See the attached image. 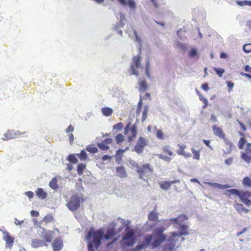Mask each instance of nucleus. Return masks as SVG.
<instances>
[{
  "label": "nucleus",
  "instance_id": "nucleus-1",
  "mask_svg": "<svg viewBox=\"0 0 251 251\" xmlns=\"http://www.w3.org/2000/svg\"><path fill=\"white\" fill-rule=\"evenodd\" d=\"M103 235V230L102 229L97 230L93 228L90 229L86 236V240L88 242V251H95L94 247L98 248L99 247Z\"/></svg>",
  "mask_w": 251,
  "mask_h": 251
},
{
  "label": "nucleus",
  "instance_id": "nucleus-2",
  "mask_svg": "<svg viewBox=\"0 0 251 251\" xmlns=\"http://www.w3.org/2000/svg\"><path fill=\"white\" fill-rule=\"evenodd\" d=\"M239 134L242 137L240 138L238 142V147L240 150L243 149L245 145L246 147L244 151L241 152V158L247 163L251 162V144L247 143V140L245 137L244 134L242 132H239Z\"/></svg>",
  "mask_w": 251,
  "mask_h": 251
},
{
  "label": "nucleus",
  "instance_id": "nucleus-3",
  "mask_svg": "<svg viewBox=\"0 0 251 251\" xmlns=\"http://www.w3.org/2000/svg\"><path fill=\"white\" fill-rule=\"evenodd\" d=\"M226 194L228 196L231 195L239 196L240 201L247 206L251 205V192L248 191H239L235 189H230L226 191Z\"/></svg>",
  "mask_w": 251,
  "mask_h": 251
},
{
  "label": "nucleus",
  "instance_id": "nucleus-4",
  "mask_svg": "<svg viewBox=\"0 0 251 251\" xmlns=\"http://www.w3.org/2000/svg\"><path fill=\"white\" fill-rule=\"evenodd\" d=\"M164 229L162 227L156 229L151 235L153 241L151 245L152 248H156L161 245L166 240V235L163 233Z\"/></svg>",
  "mask_w": 251,
  "mask_h": 251
},
{
  "label": "nucleus",
  "instance_id": "nucleus-5",
  "mask_svg": "<svg viewBox=\"0 0 251 251\" xmlns=\"http://www.w3.org/2000/svg\"><path fill=\"white\" fill-rule=\"evenodd\" d=\"M179 239H180V243L184 240V238L180 236L178 233L176 232H171L169 237L167 240V243L164 246L165 249L170 251L174 250Z\"/></svg>",
  "mask_w": 251,
  "mask_h": 251
},
{
  "label": "nucleus",
  "instance_id": "nucleus-6",
  "mask_svg": "<svg viewBox=\"0 0 251 251\" xmlns=\"http://www.w3.org/2000/svg\"><path fill=\"white\" fill-rule=\"evenodd\" d=\"M124 244L126 246H132L135 243V232L132 229H128L123 238Z\"/></svg>",
  "mask_w": 251,
  "mask_h": 251
},
{
  "label": "nucleus",
  "instance_id": "nucleus-7",
  "mask_svg": "<svg viewBox=\"0 0 251 251\" xmlns=\"http://www.w3.org/2000/svg\"><path fill=\"white\" fill-rule=\"evenodd\" d=\"M136 168L140 178L148 176L149 174L151 173L153 171V169L150 164H143L141 166L137 165Z\"/></svg>",
  "mask_w": 251,
  "mask_h": 251
},
{
  "label": "nucleus",
  "instance_id": "nucleus-8",
  "mask_svg": "<svg viewBox=\"0 0 251 251\" xmlns=\"http://www.w3.org/2000/svg\"><path fill=\"white\" fill-rule=\"evenodd\" d=\"M82 199L77 195H73L67 204V206L71 211H74L78 209L80 205Z\"/></svg>",
  "mask_w": 251,
  "mask_h": 251
},
{
  "label": "nucleus",
  "instance_id": "nucleus-9",
  "mask_svg": "<svg viewBox=\"0 0 251 251\" xmlns=\"http://www.w3.org/2000/svg\"><path fill=\"white\" fill-rule=\"evenodd\" d=\"M131 126V123L128 122L125 128V134H126L128 130L131 132V135H129L127 137V140L129 142H131L133 141L134 139L136 137L137 131V126L136 124H134Z\"/></svg>",
  "mask_w": 251,
  "mask_h": 251
},
{
  "label": "nucleus",
  "instance_id": "nucleus-10",
  "mask_svg": "<svg viewBox=\"0 0 251 251\" xmlns=\"http://www.w3.org/2000/svg\"><path fill=\"white\" fill-rule=\"evenodd\" d=\"M141 59L140 55L135 56L132 58V62L130 66L131 74L138 76L139 73L137 69L141 66Z\"/></svg>",
  "mask_w": 251,
  "mask_h": 251
},
{
  "label": "nucleus",
  "instance_id": "nucleus-11",
  "mask_svg": "<svg viewBox=\"0 0 251 251\" xmlns=\"http://www.w3.org/2000/svg\"><path fill=\"white\" fill-rule=\"evenodd\" d=\"M148 143V140L147 139L140 137L134 146V151L138 154L142 153Z\"/></svg>",
  "mask_w": 251,
  "mask_h": 251
},
{
  "label": "nucleus",
  "instance_id": "nucleus-12",
  "mask_svg": "<svg viewBox=\"0 0 251 251\" xmlns=\"http://www.w3.org/2000/svg\"><path fill=\"white\" fill-rule=\"evenodd\" d=\"M116 231L114 228L109 229L106 230L105 234L103 233L102 238L103 237L105 240H108L110 239H113V241L111 243L107 244V246H111L117 240V238H114V237L116 235Z\"/></svg>",
  "mask_w": 251,
  "mask_h": 251
},
{
  "label": "nucleus",
  "instance_id": "nucleus-13",
  "mask_svg": "<svg viewBox=\"0 0 251 251\" xmlns=\"http://www.w3.org/2000/svg\"><path fill=\"white\" fill-rule=\"evenodd\" d=\"M152 240V235H146L144 238L145 243L137 245L135 248L132 249L131 251H139L141 250L146 249L149 245L151 244Z\"/></svg>",
  "mask_w": 251,
  "mask_h": 251
},
{
  "label": "nucleus",
  "instance_id": "nucleus-14",
  "mask_svg": "<svg viewBox=\"0 0 251 251\" xmlns=\"http://www.w3.org/2000/svg\"><path fill=\"white\" fill-rule=\"evenodd\" d=\"M3 240L5 241V247L11 249L14 244V238L6 231L4 232Z\"/></svg>",
  "mask_w": 251,
  "mask_h": 251
},
{
  "label": "nucleus",
  "instance_id": "nucleus-15",
  "mask_svg": "<svg viewBox=\"0 0 251 251\" xmlns=\"http://www.w3.org/2000/svg\"><path fill=\"white\" fill-rule=\"evenodd\" d=\"M43 232L42 233L41 237L44 239L46 242L50 243L51 242L54 232L52 230H46L43 228Z\"/></svg>",
  "mask_w": 251,
  "mask_h": 251
},
{
  "label": "nucleus",
  "instance_id": "nucleus-16",
  "mask_svg": "<svg viewBox=\"0 0 251 251\" xmlns=\"http://www.w3.org/2000/svg\"><path fill=\"white\" fill-rule=\"evenodd\" d=\"M148 220L150 222H153L154 224H153L151 226V227H154L156 226V224L159 222L158 220V213L155 210L151 211L148 215Z\"/></svg>",
  "mask_w": 251,
  "mask_h": 251
},
{
  "label": "nucleus",
  "instance_id": "nucleus-17",
  "mask_svg": "<svg viewBox=\"0 0 251 251\" xmlns=\"http://www.w3.org/2000/svg\"><path fill=\"white\" fill-rule=\"evenodd\" d=\"M188 219L187 216L185 214H180L176 218H171L170 221L173 224L178 226L182 225V223Z\"/></svg>",
  "mask_w": 251,
  "mask_h": 251
},
{
  "label": "nucleus",
  "instance_id": "nucleus-18",
  "mask_svg": "<svg viewBox=\"0 0 251 251\" xmlns=\"http://www.w3.org/2000/svg\"><path fill=\"white\" fill-rule=\"evenodd\" d=\"M53 251H60L63 247V240L60 237L55 239L52 243Z\"/></svg>",
  "mask_w": 251,
  "mask_h": 251
},
{
  "label": "nucleus",
  "instance_id": "nucleus-19",
  "mask_svg": "<svg viewBox=\"0 0 251 251\" xmlns=\"http://www.w3.org/2000/svg\"><path fill=\"white\" fill-rule=\"evenodd\" d=\"M112 139L106 138L102 140L100 143H98V147L102 151H107L109 149V145L112 143Z\"/></svg>",
  "mask_w": 251,
  "mask_h": 251
},
{
  "label": "nucleus",
  "instance_id": "nucleus-20",
  "mask_svg": "<svg viewBox=\"0 0 251 251\" xmlns=\"http://www.w3.org/2000/svg\"><path fill=\"white\" fill-rule=\"evenodd\" d=\"M180 181L178 179H176L173 181H163L159 183L160 188L164 190H168L172 184L179 183Z\"/></svg>",
  "mask_w": 251,
  "mask_h": 251
},
{
  "label": "nucleus",
  "instance_id": "nucleus-21",
  "mask_svg": "<svg viewBox=\"0 0 251 251\" xmlns=\"http://www.w3.org/2000/svg\"><path fill=\"white\" fill-rule=\"evenodd\" d=\"M212 129L215 135L218 136L221 139H225L226 137V134L222 128L216 126H212Z\"/></svg>",
  "mask_w": 251,
  "mask_h": 251
},
{
  "label": "nucleus",
  "instance_id": "nucleus-22",
  "mask_svg": "<svg viewBox=\"0 0 251 251\" xmlns=\"http://www.w3.org/2000/svg\"><path fill=\"white\" fill-rule=\"evenodd\" d=\"M123 6L128 5L132 10L136 8V3L134 0H118Z\"/></svg>",
  "mask_w": 251,
  "mask_h": 251
},
{
  "label": "nucleus",
  "instance_id": "nucleus-23",
  "mask_svg": "<svg viewBox=\"0 0 251 251\" xmlns=\"http://www.w3.org/2000/svg\"><path fill=\"white\" fill-rule=\"evenodd\" d=\"M223 140L225 144L228 146V149L225 153L226 154H229L232 151L234 148V145L228 138H226V137H225V138L223 139Z\"/></svg>",
  "mask_w": 251,
  "mask_h": 251
},
{
  "label": "nucleus",
  "instance_id": "nucleus-24",
  "mask_svg": "<svg viewBox=\"0 0 251 251\" xmlns=\"http://www.w3.org/2000/svg\"><path fill=\"white\" fill-rule=\"evenodd\" d=\"M179 227L178 229L179 231L178 233L180 236L182 237L183 235H187L189 234L188 228L189 226L186 225H182L181 226H178Z\"/></svg>",
  "mask_w": 251,
  "mask_h": 251
},
{
  "label": "nucleus",
  "instance_id": "nucleus-25",
  "mask_svg": "<svg viewBox=\"0 0 251 251\" xmlns=\"http://www.w3.org/2000/svg\"><path fill=\"white\" fill-rule=\"evenodd\" d=\"M44 246H47L43 241L39 239H33L31 242V246L33 248H39Z\"/></svg>",
  "mask_w": 251,
  "mask_h": 251
},
{
  "label": "nucleus",
  "instance_id": "nucleus-26",
  "mask_svg": "<svg viewBox=\"0 0 251 251\" xmlns=\"http://www.w3.org/2000/svg\"><path fill=\"white\" fill-rule=\"evenodd\" d=\"M36 195L40 199H45L47 197V193L43 188H38L35 191Z\"/></svg>",
  "mask_w": 251,
  "mask_h": 251
},
{
  "label": "nucleus",
  "instance_id": "nucleus-27",
  "mask_svg": "<svg viewBox=\"0 0 251 251\" xmlns=\"http://www.w3.org/2000/svg\"><path fill=\"white\" fill-rule=\"evenodd\" d=\"M234 208L240 214L243 213H247L249 212L248 209L245 208L243 205L241 203H236L234 205Z\"/></svg>",
  "mask_w": 251,
  "mask_h": 251
},
{
  "label": "nucleus",
  "instance_id": "nucleus-28",
  "mask_svg": "<svg viewBox=\"0 0 251 251\" xmlns=\"http://www.w3.org/2000/svg\"><path fill=\"white\" fill-rule=\"evenodd\" d=\"M116 169V173L119 177L123 178L126 176L127 175L124 167H117Z\"/></svg>",
  "mask_w": 251,
  "mask_h": 251
},
{
  "label": "nucleus",
  "instance_id": "nucleus-29",
  "mask_svg": "<svg viewBox=\"0 0 251 251\" xmlns=\"http://www.w3.org/2000/svg\"><path fill=\"white\" fill-rule=\"evenodd\" d=\"M16 138L15 134L14 131H7L3 135L2 139L3 140H8Z\"/></svg>",
  "mask_w": 251,
  "mask_h": 251
},
{
  "label": "nucleus",
  "instance_id": "nucleus-30",
  "mask_svg": "<svg viewBox=\"0 0 251 251\" xmlns=\"http://www.w3.org/2000/svg\"><path fill=\"white\" fill-rule=\"evenodd\" d=\"M128 147H127L126 148L125 150H118L117 151H116V155H115V157H116V161H117V160H122V154L123 153L126 151H127L128 150Z\"/></svg>",
  "mask_w": 251,
  "mask_h": 251
},
{
  "label": "nucleus",
  "instance_id": "nucleus-31",
  "mask_svg": "<svg viewBox=\"0 0 251 251\" xmlns=\"http://www.w3.org/2000/svg\"><path fill=\"white\" fill-rule=\"evenodd\" d=\"M242 184L244 187L251 188V178L249 176L245 177L242 180Z\"/></svg>",
  "mask_w": 251,
  "mask_h": 251
},
{
  "label": "nucleus",
  "instance_id": "nucleus-32",
  "mask_svg": "<svg viewBox=\"0 0 251 251\" xmlns=\"http://www.w3.org/2000/svg\"><path fill=\"white\" fill-rule=\"evenodd\" d=\"M101 112L103 115L108 117L112 114L113 110L109 107H103L101 108Z\"/></svg>",
  "mask_w": 251,
  "mask_h": 251
},
{
  "label": "nucleus",
  "instance_id": "nucleus-33",
  "mask_svg": "<svg viewBox=\"0 0 251 251\" xmlns=\"http://www.w3.org/2000/svg\"><path fill=\"white\" fill-rule=\"evenodd\" d=\"M86 165L83 163H79L77 166V173L79 176L83 174L84 169L86 168Z\"/></svg>",
  "mask_w": 251,
  "mask_h": 251
},
{
  "label": "nucleus",
  "instance_id": "nucleus-34",
  "mask_svg": "<svg viewBox=\"0 0 251 251\" xmlns=\"http://www.w3.org/2000/svg\"><path fill=\"white\" fill-rule=\"evenodd\" d=\"M50 187L53 190H56L58 188L57 181L56 177L53 178L49 183Z\"/></svg>",
  "mask_w": 251,
  "mask_h": 251
},
{
  "label": "nucleus",
  "instance_id": "nucleus-35",
  "mask_svg": "<svg viewBox=\"0 0 251 251\" xmlns=\"http://www.w3.org/2000/svg\"><path fill=\"white\" fill-rule=\"evenodd\" d=\"M139 90L141 92L145 91L147 88L148 85L145 80H142L139 82Z\"/></svg>",
  "mask_w": 251,
  "mask_h": 251
},
{
  "label": "nucleus",
  "instance_id": "nucleus-36",
  "mask_svg": "<svg viewBox=\"0 0 251 251\" xmlns=\"http://www.w3.org/2000/svg\"><path fill=\"white\" fill-rule=\"evenodd\" d=\"M76 155L78 157L81 161H84L87 158V153L84 150L81 151L80 153H77Z\"/></svg>",
  "mask_w": 251,
  "mask_h": 251
},
{
  "label": "nucleus",
  "instance_id": "nucleus-37",
  "mask_svg": "<svg viewBox=\"0 0 251 251\" xmlns=\"http://www.w3.org/2000/svg\"><path fill=\"white\" fill-rule=\"evenodd\" d=\"M179 149L177 151V153L180 155H185L184 150L186 148V146L184 145H178Z\"/></svg>",
  "mask_w": 251,
  "mask_h": 251
},
{
  "label": "nucleus",
  "instance_id": "nucleus-38",
  "mask_svg": "<svg viewBox=\"0 0 251 251\" xmlns=\"http://www.w3.org/2000/svg\"><path fill=\"white\" fill-rule=\"evenodd\" d=\"M236 3L240 6H251V1H236Z\"/></svg>",
  "mask_w": 251,
  "mask_h": 251
},
{
  "label": "nucleus",
  "instance_id": "nucleus-39",
  "mask_svg": "<svg viewBox=\"0 0 251 251\" xmlns=\"http://www.w3.org/2000/svg\"><path fill=\"white\" fill-rule=\"evenodd\" d=\"M162 150L164 153L167 154L169 156H172L173 154V153L170 147L168 146L163 147Z\"/></svg>",
  "mask_w": 251,
  "mask_h": 251
},
{
  "label": "nucleus",
  "instance_id": "nucleus-40",
  "mask_svg": "<svg viewBox=\"0 0 251 251\" xmlns=\"http://www.w3.org/2000/svg\"><path fill=\"white\" fill-rule=\"evenodd\" d=\"M86 150L91 153H96L98 151V149L93 145H89L87 147Z\"/></svg>",
  "mask_w": 251,
  "mask_h": 251
},
{
  "label": "nucleus",
  "instance_id": "nucleus-41",
  "mask_svg": "<svg viewBox=\"0 0 251 251\" xmlns=\"http://www.w3.org/2000/svg\"><path fill=\"white\" fill-rule=\"evenodd\" d=\"M68 160L73 164H75L78 162V159L74 154H70L68 155Z\"/></svg>",
  "mask_w": 251,
  "mask_h": 251
},
{
  "label": "nucleus",
  "instance_id": "nucleus-42",
  "mask_svg": "<svg viewBox=\"0 0 251 251\" xmlns=\"http://www.w3.org/2000/svg\"><path fill=\"white\" fill-rule=\"evenodd\" d=\"M192 153L193 154V158L196 160H200V151H197L195 150L194 148H192L191 149Z\"/></svg>",
  "mask_w": 251,
  "mask_h": 251
},
{
  "label": "nucleus",
  "instance_id": "nucleus-43",
  "mask_svg": "<svg viewBox=\"0 0 251 251\" xmlns=\"http://www.w3.org/2000/svg\"><path fill=\"white\" fill-rule=\"evenodd\" d=\"M125 137L124 135L121 133L118 134L116 137V143L119 144L123 142L124 140Z\"/></svg>",
  "mask_w": 251,
  "mask_h": 251
},
{
  "label": "nucleus",
  "instance_id": "nucleus-44",
  "mask_svg": "<svg viewBox=\"0 0 251 251\" xmlns=\"http://www.w3.org/2000/svg\"><path fill=\"white\" fill-rule=\"evenodd\" d=\"M214 70L220 77H222L225 73V70L223 68H214Z\"/></svg>",
  "mask_w": 251,
  "mask_h": 251
},
{
  "label": "nucleus",
  "instance_id": "nucleus-45",
  "mask_svg": "<svg viewBox=\"0 0 251 251\" xmlns=\"http://www.w3.org/2000/svg\"><path fill=\"white\" fill-rule=\"evenodd\" d=\"M148 110H149L148 106H145L144 108V110L143 112V115H142V122L145 121V120L147 119V113H148Z\"/></svg>",
  "mask_w": 251,
  "mask_h": 251
},
{
  "label": "nucleus",
  "instance_id": "nucleus-46",
  "mask_svg": "<svg viewBox=\"0 0 251 251\" xmlns=\"http://www.w3.org/2000/svg\"><path fill=\"white\" fill-rule=\"evenodd\" d=\"M146 75L147 76H148V77H150V60H149V58H147V60H146Z\"/></svg>",
  "mask_w": 251,
  "mask_h": 251
},
{
  "label": "nucleus",
  "instance_id": "nucleus-47",
  "mask_svg": "<svg viewBox=\"0 0 251 251\" xmlns=\"http://www.w3.org/2000/svg\"><path fill=\"white\" fill-rule=\"evenodd\" d=\"M124 127V125L122 123H118L113 126V130H116L117 131L121 130Z\"/></svg>",
  "mask_w": 251,
  "mask_h": 251
},
{
  "label": "nucleus",
  "instance_id": "nucleus-48",
  "mask_svg": "<svg viewBox=\"0 0 251 251\" xmlns=\"http://www.w3.org/2000/svg\"><path fill=\"white\" fill-rule=\"evenodd\" d=\"M243 50L245 52L249 53L251 51V44H245L243 47Z\"/></svg>",
  "mask_w": 251,
  "mask_h": 251
},
{
  "label": "nucleus",
  "instance_id": "nucleus-49",
  "mask_svg": "<svg viewBox=\"0 0 251 251\" xmlns=\"http://www.w3.org/2000/svg\"><path fill=\"white\" fill-rule=\"evenodd\" d=\"M53 220V217L50 215H47L43 219V221L46 223H50Z\"/></svg>",
  "mask_w": 251,
  "mask_h": 251
},
{
  "label": "nucleus",
  "instance_id": "nucleus-50",
  "mask_svg": "<svg viewBox=\"0 0 251 251\" xmlns=\"http://www.w3.org/2000/svg\"><path fill=\"white\" fill-rule=\"evenodd\" d=\"M156 135L158 139H164V134L162 131L160 129H158L156 131Z\"/></svg>",
  "mask_w": 251,
  "mask_h": 251
},
{
  "label": "nucleus",
  "instance_id": "nucleus-51",
  "mask_svg": "<svg viewBox=\"0 0 251 251\" xmlns=\"http://www.w3.org/2000/svg\"><path fill=\"white\" fill-rule=\"evenodd\" d=\"M157 155L160 159H161L162 160L165 161L170 162L171 160V157H167L162 154H159Z\"/></svg>",
  "mask_w": 251,
  "mask_h": 251
},
{
  "label": "nucleus",
  "instance_id": "nucleus-52",
  "mask_svg": "<svg viewBox=\"0 0 251 251\" xmlns=\"http://www.w3.org/2000/svg\"><path fill=\"white\" fill-rule=\"evenodd\" d=\"M226 83H227V87L228 88V91L229 92L232 91V89H233V87L234 86V83L230 81H227Z\"/></svg>",
  "mask_w": 251,
  "mask_h": 251
},
{
  "label": "nucleus",
  "instance_id": "nucleus-53",
  "mask_svg": "<svg viewBox=\"0 0 251 251\" xmlns=\"http://www.w3.org/2000/svg\"><path fill=\"white\" fill-rule=\"evenodd\" d=\"M197 50L195 49H192L189 52V56L191 57H195L197 55Z\"/></svg>",
  "mask_w": 251,
  "mask_h": 251
},
{
  "label": "nucleus",
  "instance_id": "nucleus-54",
  "mask_svg": "<svg viewBox=\"0 0 251 251\" xmlns=\"http://www.w3.org/2000/svg\"><path fill=\"white\" fill-rule=\"evenodd\" d=\"M201 87L204 91L206 92L209 89L208 85L207 83H204L202 84Z\"/></svg>",
  "mask_w": 251,
  "mask_h": 251
},
{
  "label": "nucleus",
  "instance_id": "nucleus-55",
  "mask_svg": "<svg viewBox=\"0 0 251 251\" xmlns=\"http://www.w3.org/2000/svg\"><path fill=\"white\" fill-rule=\"evenodd\" d=\"M14 132L15 134L16 138L18 137L19 136H23L26 133L25 132H21L20 131H14Z\"/></svg>",
  "mask_w": 251,
  "mask_h": 251
},
{
  "label": "nucleus",
  "instance_id": "nucleus-56",
  "mask_svg": "<svg viewBox=\"0 0 251 251\" xmlns=\"http://www.w3.org/2000/svg\"><path fill=\"white\" fill-rule=\"evenodd\" d=\"M25 194L29 199L32 198L34 196V193L31 191L26 192Z\"/></svg>",
  "mask_w": 251,
  "mask_h": 251
},
{
  "label": "nucleus",
  "instance_id": "nucleus-57",
  "mask_svg": "<svg viewBox=\"0 0 251 251\" xmlns=\"http://www.w3.org/2000/svg\"><path fill=\"white\" fill-rule=\"evenodd\" d=\"M202 141L209 148L212 149V147L210 145V141L209 140L203 139Z\"/></svg>",
  "mask_w": 251,
  "mask_h": 251
},
{
  "label": "nucleus",
  "instance_id": "nucleus-58",
  "mask_svg": "<svg viewBox=\"0 0 251 251\" xmlns=\"http://www.w3.org/2000/svg\"><path fill=\"white\" fill-rule=\"evenodd\" d=\"M30 213L33 217H38L39 215V213L37 211L31 210Z\"/></svg>",
  "mask_w": 251,
  "mask_h": 251
},
{
  "label": "nucleus",
  "instance_id": "nucleus-59",
  "mask_svg": "<svg viewBox=\"0 0 251 251\" xmlns=\"http://www.w3.org/2000/svg\"><path fill=\"white\" fill-rule=\"evenodd\" d=\"M69 139L70 144H72L74 142V135L72 133H71L69 135Z\"/></svg>",
  "mask_w": 251,
  "mask_h": 251
},
{
  "label": "nucleus",
  "instance_id": "nucleus-60",
  "mask_svg": "<svg viewBox=\"0 0 251 251\" xmlns=\"http://www.w3.org/2000/svg\"><path fill=\"white\" fill-rule=\"evenodd\" d=\"M74 130V128L73 126L71 125H70L68 128H67L66 132H72Z\"/></svg>",
  "mask_w": 251,
  "mask_h": 251
},
{
  "label": "nucleus",
  "instance_id": "nucleus-61",
  "mask_svg": "<svg viewBox=\"0 0 251 251\" xmlns=\"http://www.w3.org/2000/svg\"><path fill=\"white\" fill-rule=\"evenodd\" d=\"M237 122H238V123H239V125L240 126L241 129H242L244 131H246V126H245V125H244L242 123H241V122H240L239 120H237Z\"/></svg>",
  "mask_w": 251,
  "mask_h": 251
},
{
  "label": "nucleus",
  "instance_id": "nucleus-62",
  "mask_svg": "<svg viewBox=\"0 0 251 251\" xmlns=\"http://www.w3.org/2000/svg\"><path fill=\"white\" fill-rule=\"evenodd\" d=\"M232 158H229L227 159H226L225 160V163L227 165H229L231 164L232 162Z\"/></svg>",
  "mask_w": 251,
  "mask_h": 251
},
{
  "label": "nucleus",
  "instance_id": "nucleus-63",
  "mask_svg": "<svg viewBox=\"0 0 251 251\" xmlns=\"http://www.w3.org/2000/svg\"><path fill=\"white\" fill-rule=\"evenodd\" d=\"M111 159V156H110L109 155H104L102 157V160L103 161H105L107 160H110Z\"/></svg>",
  "mask_w": 251,
  "mask_h": 251
},
{
  "label": "nucleus",
  "instance_id": "nucleus-64",
  "mask_svg": "<svg viewBox=\"0 0 251 251\" xmlns=\"http://www.w3.org/2000/svg\"><path fill=\"white\" fill-rule=\"evenodd\" d=\"M245 71L251 73V67L249 65H246L245 66Z\"/></svg>",
  "mask_w": 251,
  "mask_h": 251
}]
</instances>
